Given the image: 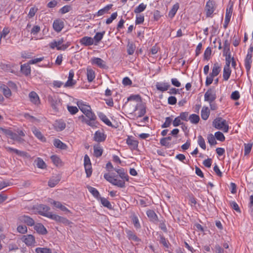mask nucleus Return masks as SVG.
Instances as JSON below:
<instances>
[{"instance_id":"49530a36","label":"nucleus","mask_w":253,"mask_h":253,"mask_svg":"<svg viewBox=\"0 0 253 253\" xmlns=\"http://www.w3.org/2000/svg\"><path fill=\"white\" fill-rule=\"evenodd\" d=\"M35 251L36 253H52L51 250L47 248H37Z\"/></svg>"},{"instance_id":"c756f323","label":"nucleus","mask_w":253,"mask_h":253,"mask_svg":"<svg viewBox=\"0 0 253 253\" xmlns=\"http://www.w3.org/2000/svg\"><path fill=\"white\" fill-rule=\"evenodd\" d=\"M117 172L119 174V176L122 179V180L125 181H128L129 177L127 173H126L125 172L124 169H118V170H117Z\"/></svg>"},{"instance_id":"6e6552de","label":"nucleus","mask_w":253,"mask_h":253,"mask_svg":"<svg viewBox=\"0 0 253 253\" xmlns=\"http://www.w3.org/2000/svg\"><path fill=\"white\" fill-rule=\"evenodd\" d=\"M74 76V72L71 70L69 73L68 80L64 85L65 87H71L76 84V81L73 80Z\"/></svg>"},{"instance_id":"ea45409f","label":"nucleus","mask_w":253,"mask_h":253,"mask_svg":"<svg viewBox=\"0 0 253 253\" xmlns=\"http://www.w3.org/2000/svg\"><path fill=\"white\" fill-rule=\"evenodd\" d=\"M86 75L89 82H91L95 78V73L92 69L87 68Z\"/></svg>"},{"instance_id":"774afa93","label":"nucleus","mask_w":253,"mask_h":253,"mask_svg":"<svg viewBox=\"0 0 253 253\" xmlns=\"http://www.w3.org/2000/svg\"><path fill=\"white\" fill-rule=\"evenodd\" d=\"M56 127L59 128V130L60 131H61L62 130H63L64 129H65V128L66 127V124L64 122H62V121H59V122H58L56 124Z\"/></svg>"},{"instance_id":"412c9836","label":"nucleus","mask_w":253,"mask_h":253,"mask_svg":"<svg viewBox=\"0 0 253 253\" xmlns=\"http://www.w3.org/2000/svg\"><path fill=\"white\" fill-rule=\"evenodd\" d=\"M30 101L35 104L40 103V99L38 94L34 91L31 92L29 94Z\"/></svg>"},{"instance_id":"5701e85b","label":"nucleus","mask_w":253,"mask_h":253,"mask_svg":"<svg viewBox=\"0 0 253 253\" xmlns=\"http://www.w3.org/2000/svg\"><path fill=\"white\" fill-rule=\"evenodd\" d=\"M53 145L55 147L62 150L66 149L67 148V145L58 139H55L54 140Z\"/></svg>"},{"instance_id":"423d86ee","label":"nucleus","mask_w":253,"mask_h":253,"mask_svg":"<svg viewBox=\"0 0 253 253\" xmlns=\"http://www.w3.org/2000/svg\"><path fill=\"white\" fill-rule=\"evenodd\" d=\"M233 3H229L226 8L224 27L226 28L231 17L233 12Z\"/></svg>"},{"instance_id":"bf43d9fd","label":"nucleus","mask_w":253,"mask_h":253,"mask_svg":"<svg viewBox=\"0 0 253 253\" xmlns=\"http://www.w3.org/2000/svg\"><path fill=\"white\" fill-rule=\"evenodd\" d=\"M17 231L21 234H25L27 232V228L25 225H19L17 228Z\"/></svg>"},{"instance_id":"69168bd1","label":"nucleus","mask_w":253,"mask_h":253,"mask_svg":"<svg viewBox=\"0 0 253 253\" xmlns=\"http://www.w3.org/2000/svg\"><path fill=\"white\" fill-rule=\"evenodd\" d=\"M188 115H189V113L187 112H181L180 114V116L178 117H180V119L181 120H183L184 121H188V120H189Z\"/></svg>"},{"instance_id":"09e8293b","label":"nucleus","mask_w":253,"mask_h":253,"mask_svg":"<svg viewBox=\"0 0 253 253\" xmlns=\"http://www.w3.org/2000/svg\"><path fill=\"white\" fill-rule=\"evenodd\" d=\"M146 7V5L143 3L140 4L137 7H136L134 10V12L135 13H139L143 11Z\"/></svg>"},{"instance_id":"2f4dec72","label":"nucleus","mask_w":253,"mask_h":253,"mask_svg":"<svg viewBox=\"0 0 253 253\" xmlns=\"http://www.w3.org/2000/svg\"><path fill=\"white\" fill-rule=\"evenodd\" d=\"M210 110L207 107L204 106L201 111V117L204 120H207L210 115Z\"/></svg>"},{"instance_id":"9b49d317","label":"nucleus","mask_w":253,"mask_h":253,"mask_svg":"<svg viewBox=\"0 0 253 253\" xmlns=\"http://www.w3.org/2000/svg\"><path fill=\"white\" fill-rule=\"evenodd\" d=\"M91 61L92 64L96 65L100 68L105 69L107 67L105 62L100 58L94 57L91 59Z\"/></svg>"},{"instance_id":"338daca9","label":"nucleus","mask_w":253,"mask_h":253,"mask_svg":"<svg viewBox=\"0 0 253 253\" xmlns=\"http://www.w3.org/2000/svg\"><path fill=\"white\" fill-rule=\"evenodd\" d=\"M132 222L134 226L136 228H140V225L139 222L138 217L136 215H133L132 217Z\"/></svg>"},{"instance_id":"a19ab883","label":"nucleus","mask_w":253,"mask_h":253,"mask_svg":"<svg viewBox=\"0 0 253 253\" xmlns=\"http://www.w3.org/2000/svg\"><path fill=\"white\" fill-rule=\"evenodd\" d=\"M179 8V4L176 3L174 4L171 8V9L169 11V16L171 18H172L174 15H175L177 10Z\"/></svg>"},{"instance_id":"f257e3e1","label":"nucleus","mask_w":253,"mask_h":253,"mask_svg":"<svg viewBox=\"0 0 253 253\" xmlns=\"http://www.w3.org/2000/svg\"><path fill=\"white\" fill-rule=\"evenodd\" d=\"M223 55L225 56L226 64L224 67L223 76L224 80L227 81L229 79L231 73V70L230 68V65L232 59H234V57L231 56V53L230 51H228L224 52Z\"/></svg>"},{"instance_id":"8fccbe9b","label":"nucleus","mask_w":253,"mask_h":253,"mask_svg":"<svg viewBox=\"0 0 253 253\" xmlns=\"http://www.w3.org/2000/svg\"><path fill=\"white\" fill-rule=\"evenodd\" d=\"M211 53V47H208L206 48L204 52V60H209Z\"/></svg>"},{"instance_id":"393cba45","label":"nucleus","mask_w":253,"mask_h":253,"mask_svg":"<svg viewBox=\"0 0 253 253\" xmlns=\"http://www.w3.org/2000/svg\"><path fill=\"white\" fill-rule=\"evenodd\" d=\"M105 33V31H103L102 32H97L95 35L94 38H93V41H94V44L97 45L99 42L102 39L104 34Z\"/></svg>"},{"instance_id":"cd10ccee","label":"nucleus","mask_w":253,"mask_h":253,"mask_svg":"<svg viewBox=\"0 0 253 253\" xmlns=\"http://www.w3.org/2000/svg\"><path fill=\"white\" fill-rule=\"evenodd\" d=\"M252 55H250V54H247L246 59H245V68L247 70V72H249L251 68V64L252 62Z\"/></svg>"},{"instance_id":"f704fd0d","label":"nucleus","mask_w":253,"mask_h":253,"mask_svg":"<svg viewBox=\"0 0 253 253\" xmlns=\"http://www.w3.org/2000/svg\"><path fill=\"white\" fill-rule=\"evenodd\" d=\"M94 155L95 157L98 158L100 157L103 153V149L100 147L99 145H94Z\"/></svg>"},{"instance_id":"5fc2aeb1","label":"nucleus","mask_w":253,"mask_h":253,"mask_svg":"<svg viewBox=\"0 0 253 253\" xmlns=\"http://www.w3.org/2000/svg\"><path fill=\"white\" fill-rule=\"evenodd\" d=\"M127 234L129 239H131L136 242H138L140 240L131 231H127Z\"/></svg>"},{"instance_id":"f03ea898","label":"nucleus","mask_w":253,"mask_h":253,"mask_svg":"<svg viewBox=\"0 0 253 253\" xmlns=\"http://www.w3.org/2000/svg\"><path fill=\"white\" fill-rule=\"evenodd\" d=\"M104 177L107 181L114 185L120 188H124L125 187V182L124 180H118L116 176H112L109 173H105Z\"/></svg>"},{"instance_id":"c03bdc74","label":"nucleus","mask_w":253,"mask_h":253,"mask_svg":"<svg viewBox=\"0 0 253 253\" xmlns=\"http://www.w3.org/2000/svg\"><path fill=\"white\" fill-rule=\"evenodd\" d=\"M35 162H36V165L38 168L42 169H44L46 168L45 163L41 158H38L35 161Z\"/></svg>"},{"instance_id":"680f3d73","label":"nucleus","mask_w":253,"mask_h":253,"mask_svg":"<svg viewBox=\"0 0 253 253\" xmlns=\"http://www.w3.org/2000/svg\"><path fill=\"white\" fill-rule=\"evenodd\" d=\"M128 101L135 100L136 101L141 102V97L139 95H131L128 98Z\"/></svg>"},{"instance_id":"de8ad7c7","label":"nucleus","mask_w":253,"mask_h":253,"mask_svg":"<svg viewBox=\"0 0 253 253\" xmlns=\"http://www.w3.org/2000/svg\"><path fill=\"white\" fill-rule=\"evenodd\" d=\"M212 125L214 127L216 128L221 129V118H218L215 119Z\"/></svg>"},{"instance_id":"7ed1b4c3","label":"nucleus","mask_w":253,"mask_h":253,"mask_svg":"<svg viewBox=\"0 0 253 253\" xmlns=\"http://www.w3.org/2000/svg\"><path fill=\"white\" fill-rule=\"evenodd\" d=\"M45 214V217L52 219L59 223H61L65 225H68L70 224V221L65 217L60 216L55 214H53L52 212L47 213Z\"/></svg>"},{"instance_id":"a18cd8bd","label":"nucleus","mask_w":253,"mask_h":253,"mask_svg":"<svg viewBox=\"0 0 253 253\" xmlns=\"http://www.w3.org/2000/svg\"><path fill=\"white\" fill-rule=\"evenodd\" d=\"M80 119H82V121L85 122L88 126H95V120H91L90 119H86L83 115H82L79 117Z\"/></svg>"},{"instance_id":"b1692460","label":"nucleus","mask_w":253,"mask_h":253,"mask_svg":"<svg viewBox=\"0 0 253 253\" xmlns=\"http://www.w3.org/2000/svg\"><path fill=\"white\" fill-rule=\"evenodd\" d=\"M220 72V67L219 66L218 63L216 62L214 64L213 66L212 69V72L210 74L211 75V76L214 77L218 75V74Z\"/></svg>"},{"instance_id":"ddd939ff","label":"nucleus","mask_w":253,"mask_h":253,"mask_svg":"<svg viewBox=\"0 0 253 253\" xmlns=\"http://www.w3.org/2000/svg\"><path fill=\"white\" fill-rule=\"evenodd\" d=\"M205 10L207 16H211L214 11V3L211 0H209L206 5Z\"/></svg>"},{"instance_id":"79ce46f5","label":"nucleus","mask_w":253,"mask_h":253,"mask_svg":"<svg viewBox=\"0 0 253 253\" xmlns=\"http://www.w3.org/2000/svg\"><path fill=\"white\" fill-rule=\"evenodd\" d=\"M100 200L101 204L105 207L107 208L108 209L111 210L112 209V206L110 202L106 198L103 197H99V199Z\"/></svg>"},{"instance_id":"e433bc0d","label":"nucleus","mask_w":253,"mask_h":253,"mask_svg":"<svg viewBox=\"0 0 253 253\" xmlns=\"http://www.w3.org/2000/svg\"><path fill=\"white\" fill-rule=\"evenodd\" d=\"M87 188L95 198L98 199H99V197H100V194L96 189L89 185L87 186Z\"/></svg>"},{"instance_id":"052dcab7","label":"nucleus","mask_w":253,"mask_h":253,"mask_svg":"<svg viewBox=\"0 0 253 253\" xmlns=\"http://www.w3.org/2000/svg\"><path fill=\"white\" fill-rule=\"evenodd\" d=\"M245 155H247L249 154L252 149V148L253 147V144L252 143H248V144H245Z\"/></svg>"},{"instance_id":"58836bf2","label":"nucleus","mask_w":253,"mask_h":253,"mask_svg":"<svg viewBox=\"0 0 253 253\" xmlns=\"http://www.w3.org/2000/svg\"><path fill=\"white\" fill-rule=\"evenodd\" d=\"M39 208L41 210H42L40 211V214L43 216H45L46 214L47 213H51L49 211L50 208L45 205H41L39 207Z\"/></svg>"},{"instance_id":"39448f33","label":"nucleus","mask_w":253,"mask_h":253,"mask_svg":"<svg viewBox=\"0 0 253 253\" xmlns=\"http://www.w3.org/2000/svg\"><path fill=\"white\" fill-rule=\"evenodd\" d=\"M48 99L52 109L55 112L58 111L59 107L61 105L60 100L55 97H52L51 96L48 97Z\"/></svg>"},{"instance_id":"6ab92c4d","label":"nucleus","mask_w":253,"mask_h":253,"mask_svg":"<svg viewBox=\"0 0 253 253\" xmlns=\"http://www.w3.org/2000/svg\"><path fill=\"white\" fill-rule=\"evenodd\" d=\"M0 90L2 91L3 95L6 98H8L11 95V92L10 89L7 85L4 84H2L1 85H0Z\"/></svg>"},{"instance_id":"13d9d810","label":"nucleus","mask_w":253,"mask_h":253,"mask_svg":"<svg viewBox=\"0 0 253 253\" xmlns=\"http://www.w3.org/2000/svg\"><path fill=\"white\" fill-rule=\"evenodd\" d=\"M172 119L170 117H168L166 118L165 122L162 125V128L168 127L171 125Z\"/></svg>"},{"instance_id":"4c0bfd02","label":"nucleus","mask_w":253,"mask_h":253,"mask_svg":"<svg viewBox=\"0 0 253 253\" xmlns=\"http://www.w3.org/2000/svg\"><path fill=\"white\" fill-rule=\"evenodd\" d=\"M138 108L139 109V111L138 117H142L146 113V108L143 105L140 104L139 106L137 105L135 107V111L137 110Z\"/></svg>"},{"instance_id":"473e14b6","label":"nucleus","mask_w":253,"mask_h":253,"mask_svg":"<svg viewBox=\"0 0 253 253\" xmlns=\"http://www.w3.org/2000/svg\"><path fill=\"white\" fill-rule=\"evenodd\" d=\"M21 72L26 76H28L31 73V67L29 64H23L21 66Z\"/></svg>"},{"instance_id":"a878e982","label":"nucleus","mask_w":253,"mask_h":253,"mask_svg":"<svg viewBox=\"0 0 253 253\" xmlns=\"http://www.w3.org/2000/svg\"><path fill=\"white\" fill-rule=\"evenodd\" d=\"M113 4H109L105 6L103 8L100 9L97 13L94 15V16H100L104 15L108 12L112 7Z\"/></svg>"},{"instance_id":"37998d69","label":"nucleus","mask_w":253,"mask_h":253,"mask_svg":"<svg viewBox=\"0 0 253 253\" xmlns=\"http://www.w3.org/2000/svg\"><path fill=\"white\" fill-rule=\"evenodd\" d=\"M189 120L191 123L197 124L200 121V117L198 115L193 114L189 116Z\"/></svg>"},{"instance_id":"9d476101","label":"nucleus","mask_w":253,"mask_h":253,"mask_svg":"<svg viewBox=\"0 0 253 253\" xmlns=\"http://www.w3.org/2000/svg\"><path fill=\"white\" fill-rule=\"evenodd\" d=\"M106 138V135L104 134L103 132H101L100 130H97L95 132L94 135V140L98 142H103L105 140Z\"/></svg>"},{"instance_id":"4468645a","label":"nucleus","mask_w":253,"mask_h":253,"mask_svg":"<svg viewBox=\"0 0 253 253\" xmlns=\"http://www.w3.org/2000/svg\"><path fill=\"white\" fill-rule=\"evenodd\" d=\"M80 43L84 46H89L94 44L93 38L89 37H84L80 40Z\"/></svg>"},{"instance_id":"72a5a7b5","label":"nucleus","mask_w":253,"mask_h":253,"mask_svg":"<svg viewBox=\"0 0 253 253\" xmlns=\"http://www.w3.org/2000/svg\"><path fill=\"white\" fill-rule=\"evenodd\" d=\"M6 150L9 152H13L16 154L17 155L24 157L26 156L27 153L24 151H19L16 149H14L10 147L6 148Z\"/></svg>"},{"instance_id":"603ef678","label":"nucleus","mask_w":253,"mask_h":253,"mask_svg":"<svg viewBox=\"0 0 253 253\" xmlns=\"http://www.w3.org/2000/svg\"><path fill=\"white\" fill-rule=\"evenodd\" d=\"M50 159L53 164L56 166H58L61 163L60 159L56 155L51 156Z\"/></svg>"},{"instance_id":"4d7b16f0","label":"nucleus","mask_w":253,"mask_h":253,"mask_svg":"<svg viewBox=\"0 0 253 253\" xmlns=\"http://www.w3.org/2000/svg\"><path fill=\"white\" fill-rule=\"evenodd\" d=\"M72 7L70 5H66L60 9L59 12H60L61 14H65L70 11Z\"/></svg>"},{"instance_id":"0e129e2a","label":"nucleus","mask_w":253,"mask_h":253,"mask_svg":"<svg viewBox=\"0 0 253 253\" xmlns=\"http://www.w3.org/2000/svg\"><path fill=\"white\" fill-rule=\"evenodd\" d=\"M84 115L91 120H95L96 118L95 114L91 111V109L89 110L87 112H86V114Z\"/></svg>"},{"instance_id":"864d4df0","label":"nucleus","mask_w":253,"mask_h":253,"mask_svg":"<svg viewBox=\"0 0 253 253\" xmlns=\"http://www.w3.org/2000/svg\"><path fill=\"white\" fill-rule=\"evenodd\" d=\"M198 144L203 149H206V145L205 144V140L201 135L198 136Z\"/></svg>"},{"instance_id":"dca6fc26","label":"nucleus","mask_w":253,"mask_h":253,"mask_svg":"<svg viewBox=\"0 0 253 253\" xmlns=\"http://www.w3.org/2000/svg\"><path fill=\"white\" fill-rule=\"evenodd\" d=\"M34 229L39 234L45 235L47 231L44 226L41 223H37L34 226Z\"/></svg>"},{"instance_id":"c85d7f7f","label":"nucleus","mask_w":253,"mask_h":253,"mask_svg":"<svg viewBox=\"0 0 253 253\" xmlns=\"http://www.w3.org/2000/svg\"><path fill=\"white\" fill-rule=\"evenodd\" d=\"M60 180V177L58 176L53 177L52 178L50 179L48 182V185L50 187H54L55 185H56Z\"/></svg>"},{"instance_id":"c9c22d12","label":"nucleus","mask_w":253,"mask_h":253,"mask_svg":"<svg viewBox=\"0 0 253 253\" xmlns=\"http://www.w3.org/2000/svg\"><path fill=\"white\" fill-rule=\"evenodd\" d=\"M135 49V44L129 41L128 42L127 45V52L128 55H132Z\"/></svg>"},{"instance_id":"f3484780","label":"nucleus","mask_w":253,"mask_h":253,"mask_svg":"<svg viewBox=\"0 0 253 253\" xmlns=\"http://www.w3.org/2000/svg\"><path fill=\"white\" fill-rule=\"evenodd\" d=\"M156 88L161 91L164 92L167 90L170 87V84L168 83H157L156 84Z\"/></svg>"},{"instance_id":"bb28decb","label":"nucleus","mask_w":253,"mask_h":253,"mask_svg":"<svg viewBox=\"0 0 253 253\" xmlns=\"http://www.w3.org/2000/svg\"><path fill=\"white\" fill-rule=\"evenodd\" d=\"M99 118L108 126L113 127V126L111 121L108 119L106 116L102 113L98 114Z\"/></svg>"},{"instance_id":"aec40b11","label":"nucleus","mask_w":253,"mask_h":253,"mask_svg":"<svg viewBox=\"0 0 253 253\" xmlns=\"http://www.w3.org/2000/svg\"><path fill=\"white\" fill-rule=\"evenodd\" d=\"M126 142L131 149H135L138 146V141L130 137L127 138Z\"/></svg>"},{"instance_id":"e2e57ef3","label":"nucleus","mask_w":253,"mask_h":253,"mask_svg":"<svg viewBox=\"0 0 253 253\" xmlns=\"http://www.w3.org/2000/svg\"><path fill=\"white\" fill-rule=\"evenodd\" d=\"M208 139L209 143L211 145H215L216 143L215 138L212 134L208 135Z\"/></svg>"},{"instance_id":"6e6d98bb","label":"nucleus","mask_w":253,"mask_h":253,"mask_svg":"<svg viewBox=\"0 0 253 253\" xmlns=\"http://www.w3.org/2000/svg\"><path fill=\"white\" fill-rule=\"evenodd\" d=\"M10 138L13 139V140L17 141L19 143H22L24 141V139L22 138L20 136H19V135L14 132L13 133Z\"/></svg>"},{"instance_id":"f8f14e48","label":"nucleus","mask_w":253,"mask_h":253,"mask_svg":"<svg viewBox=\"0 0 253 253\" xmlns=\"http://www.w3.org/2000/svg\"><path fill=\"white\" fill-rule=\"evenodd\" d=\"M64 26L63 21L61 19H56L54 21L53 23V28L57 32H60Z\"/></svg>"},{"instance_id":"20e7f679","label":"nucleus","mask_w":253,"mask_h":253,"mask_svg":"<svg viewBox=\"0 0 253 253\" xmlns=\"http://www.w3.org/2000/svg\"><path fill=\"white\" fill-rule=\"evenodd\" d=\"M18 222L19 223H25L28 226H32L35 225L34 220L31 217L22 215L18 217Z\"/></svg>"},{"instance_id":"0eeeda50","label":"nucleus","mask_w":253,"mask_h":253,"mask_svg":"<svg viewBox=\"0 0 253 253\" xmlns=\"http://www.w3.org/2000/svg\"><path fill=\"white\" fill-rule=\"evenodd\" d=\"M205 101L211 103L216 98V95L214 91L211 89L208 90L205 93Z\"/></svg>"},{"instance_id":"3c124183","label":"nucleus","mask_w":253,"mask_h":253,"mask_svg":"<svg viewBox=\"0 0 253 253\" xmlns=\"http://www.w3.org/2000/svg\"><path fill=\"white\" fill-rule=\"evenodd\" d=\"M84 167L86 174V177H89L92 174L91 164L84 165Z\"/></svg>"},{"instance_id":"a211bd4d","label":"nucleus","mask_w":253,"mask_h":253,"mask_svg":"<svg viewBox=\"0 0 253 253\" xmlns=\"http://www.w3.org/2000/svg\"><path fill=\"white\" fill-rule=\"evenodd\" d=\"M32 132L34 135L41 141L45 142L46 138L42 134V132L36 127L32 128Z\"/></svg>"},{"instance_id":"4be33fe9","label":"nucleus","mask_w":253,"mask_h":253,"mask_svg":"<svg viewBox=\"0 0 253 253\" xmlns=\"http://www.w3.org/2000/svg\"><path fill=\"white\" fill-rule=\"evenodd\" d=\"M146 213L148 217L151 221L155 223L158 221V219L157 215L154 211L149 210L147 211Z\"/></svg>"},{"instance_id":"2eb2a0df","label":"nucleus","mask_w":253,"mask_h":253,"mask_svg":"<svg viewBox=\"0 0 253 253\" xmlns=\"http://www.w3.org/2000/svg\"><path fill=\"white\" fill-rule=\"evenodd\" d=\"M64 42V40L63 38H61L58 41L54 40L49 43V45L52 49H54L56 47L57 50H59L58 48L61 47Z\"/></svg>"},{"instance_id":"1a4fd4ad","label":"nucleus","mask_w":253,"mask_h":253,"mask_svg":"<svg viewBox=\"0 0 253 253\" xmlns=\"http://www.w3.org/2000/svg\"><path fill=\"white\" fill-rule=\"evenodd\" d=\"M22 241L28 246H32L35 243V237L31 234L23 236Z\"/></svg>"},{"instance_id":"7c9ffc66","label":"nucleus","mask_w":253,"mask_h":253,"mask_svg":"<svg viewBox=\"0 0 253 253\" xmlns=\"http://www.w3.org/2000/svg\"><path fill=\"white\" fill-rule=\"evenodd\" d=\"M77 105L80 109L84 114H85L86 112H87L89 110L91 109L89 106L84 105L83 103V102L80 101L78 102Z\"/></svg>"}]
</instances>
